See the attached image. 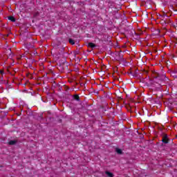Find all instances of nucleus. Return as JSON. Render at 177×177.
Returning <instances> with one entry per match:
<instances>
[{"label":"nucleus","mask_w":177,"mask_h":177,"mask_svg":"<svg viewBox=\"0 0 177 177\" xmlns=\"http://www.w3.org/2000/svg\"><path fill=\"white\" fill-rule=\"evenodd\" d=\"M167 80H168V78L167 77V76H165V75H161L157 73H155L153 79L154 82L158 84L160 86H165V84H167Z\"/></svg>","instance_id":"obj_1"},{"label":"nucleus","mask_w":177,"mask_h":177,"mask_svg":"<svg viewBox=\"0 0 177 177\" xmlns=\"http://www.w3.org/2000/svg\"><path fill=\"white\" fill-rule=\"evenodd\" d=\"M115 56V59L118 60V62H124V55L121 53V50L116 52Z\"/></svg>","instance_id":"obj_2"},{"label":"nucleus","mask_w":177,"mask_h":177,"mask_svg":"<svg viewBox=\"0 0 177 177\" xmlns=\"http://www.w3.org/2000/svg\"><path fill=\"white\" fill-rule=\"evenodd\" d=\"M162 143H165V145H167V143H169V138H168L167 134L163 133L162 138Z\"/></svg>","instance_id":"obj_3"},{"label":"nucleus","mask_w":177,"mask_h":177,"mask_svg":"<svg viewBox=\"0 0 177 177\" xmlns=\"http://www.w3.org/2000/svg\"><path fill=\"white\" fill-rule=\"evenodd\" d=\"M8 20H10V21H12V23H15L16 21V18H15V17L13 16H9L8 17Z\"/></svg>","instance_id":"obj_4"},{"label":"nucleus","mask_w":177,"mask_h":177,"mask_svg":"<svg viewBox=\"0 0 177 177\" xmlns=\"http://www.w3.org/2000/svg\"><path fill=\"white\" fill-rule=\"evenodd\" d=\"M88 48H91L92 49H93V48H96V44H95L92 42H89L88 44Z\"/></svg>","instance_id":"obj_5"},{"label":"nucleus","mask_w":177,"mask_h":177,"mask_svg":"<svg viewBox=\"0 0 177 177\" xmlns=\"http://www.w3.org/2000/svg\"><path fill=\"white\" fill-rule=\"evenodd\" d=\"M115 152L117 153V154L121 155L122 154V149L120 148H115Z\"/></svg>","instance_id":"obj_6"},{"label":"nucleus","mask_w":177,"mask_h":177,"mask_svg":"<svg viewBox=\"0 0 177 177\" xmlns=\"http://www.w3.org/2000/svg\"><path fill=\"white\" fill-rule=\"evenodd\" d=\"M106 175H107V176L109 177H114V174H113V173L110 172V171H105Z\"/></svg>","instance_id":"obj_7"},{"label":"nucleus","mask_w":177,"mask_h":177,"mask_svg":"<svg viewBox=\"0 0 177 177\" xmlns=\"http://www.w3.org/2000/svg\"><path fill=\"white\" fill-rule=\"evenodd\" d=\"M73 99L75 100H76L77 102H80V95H73Z\"/></svg>","instance_id":"obj_8"},{"label":"nucleus","mask_w":177,"mask_h":177,"mask_svg":"<svg viewBox=\"0 0 177 177\" xmlns=\"http://www.w3.org/2000/svg\"><path fill=\"white\" fill-rule=\"evenodd\" d=\"M68 42L71 44V45H74L75 44V41H74V39H69Z\"/></svg>","instance_id":"obj_9"},{"label":"nucleus","mask_w":177,"mask_h":177,"mask_svg":"<svg viewBox=\"0 0 177 177\" xmlns=\"http://www.w3.org/2000/svg\"><path fill=\"white\" fill-rule=\"evenodd\" d=\"M9 145H16V141L15 140H10L9 142Z\"/></svg>","instance_id":"obj_10"},{"label":"nucleus","mask_w":177,"mask_h":177,"mask_svg":"<svg viewBox=\"0 0 177 177\" xmlns=\"http://www.w3.org/2000/svg\"><path fill=\"white\" fill-rule=\"evenodd\" d=\"M161 17H168V15H167V14H164L163 15H161Z\"/></svg>","instance_id":"obj_11"},{"label":"nucleus","mask_w":177,"mask_h":177,"mask_svg":"<svg viewBox=\"0 0 177 177\" xmlns=\"http://www.w3.org/2000/svg\"><path fill=\"white\" fill-rule=\"evenodd\" d=\"M59 45H60V43H58L57 44L55 45V48H59Z\"/></svg>","instance_id":"obj_12"},{"label":"nucleus","mask_w":177,"mask_h":177,"mask_svg":"<svg viewBox=\"0 0 177 177\" xmlns=\"http://www.w3.org/2000/svg\"><path fill=\"white\" fill-rule=\"evenodd\" d=\"M162 21L163 24H167V21H165L164 19H162Z\"/></svg>","instance_id":"obj_13"},{"label":"nucleus","mask_w":177,"mask_h":177,"mask_svg":"<svg viewBox=\"0 0 177 177\" xmlns=\"http://www.w3.org/2000/svg\"><path fill=\"white\" fill-rule=\"evenodd\" d=\"M0 74H3V71L1 70L0 71Z\"/></svg>","instance_id":"obj_14"},{"label":"nucleus","mask_w":177,"mask_h":177,"mask_svg":"<svg viewBox=\"0 0 177 177\" xmlns=\"http://www.w3.org/2000/svg\"><path fill=\"white\" fill-rule=\"evenodd\" d=\"M175 74H177V69L174 71Z\"/></svg>","instance_id":"obj_15"},{"label":"nucleus","mask_w":177,"mask_h":177,"mask_svg":"<svg viewBox=\"0 0 177 177\" xmlns=\"http://www.w3.org/2000/svg\"><path fill=\"white\" fill-rule=\"evenodd\" d=\"M30 48H34V46H31Z\"/></svg>","instance_id":"obj_16"},{"label":"nucleus","mask_w":177,"mask_h":177,"mask_svg":"<svg viewBox=\"0 0 177 177\" xmlns=\"http://www.w3.org/2000/svg\"><path fill=\"white\" fill-rule=\"evenodd\" d=\"M29 45H30V43H29V44H28V46H29Z\"/></svg>","instance_id":"obj_17"},{"label":"nucleus","mask_w":177,"mask_h":177,"mask_svg":"<svg viewBox=\"0 0 177 177\" xmlns=\"http://www.w3.org/2000/svg\"><path fill=\"white\" fill-rule=\"evenodd\" d=\"M131 74H132V75H133V74L132 73V72H131Z\"/></svg>","instance_id":"obj_18"}]
</instances>
